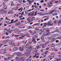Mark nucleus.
<instances>
[{
  "instance_id": "1",
  "label": "nucleus",
  "mask_w": 61,
  "mask_h": 61,
  "mask_svg": "<svg viewBox=\"0 0 61 61\" xmlns=\"http://www.w3.org/2000/svg\"><path fill=\"white\" fill-rule=\"evenodd\" d=\"M32 47L31 46H30L29 48H28L26 50V52H27V57L29 56L30 55V53L31 52V49Z\"/></svg>"
},
{
  "instance_id": "2",
  "label": "nucleus",
  "mask_w": 61,
  "mask_h": 61,
  "mask_svg": "<svg viewBox=\"0 0 61 61\" xmlns=\"http://www.w3.org/2000/svg\"><path fill=\"white\" fill-rule=\"evenodd\" d=\"M12 56L11 55L10 56V57H8V58H7L6 59V58H5V60H6V61H8V59H12Z\"/></svg>"
},
{
  "instance_id": "3",
  "label": "nucleus",
  "mask_w": 61,
  "mask_h": 61,
  "mask_svg": "<svg viewBox=\"0 0 61 61\" xmlns=\"http://www.w3.org/2000/svg\"><path fill=\"white\" fill-rule=\"evenodd\" d=\"M42 12H41V14L39 15V16H44V15H47L48 14L47 13H45V14H42Z\"/></svg>"
},
{
  "instance_id": "4",
  "label": "nucleus",
  "mask_w": 61,
  "mask_h": 61,
  "mask_svg": "<svg viewBox=\"0 0 61 61\" xmlns=\"http://www.w3.org/2000/svg\"><path fill=\"white\" fill-rule=\"evenodd\" d=\"M46 45L44 44H40V46H42V47L43 48H44L45 47H46Z\"/></svg>"
},
{
  "instance_id": "5",
  "label": "nucleus",
  "mask_w": 61,
  "mask_h": 61,
  "mask_svg": "<svg viewBox=\"0 0 61 61\" xmlns=\"http://www.w3.org/2000/svg\"><path fill=\"white\" fill-rule=\"evenodd\" d=\"M28 35H28V34H26V35H24V36H21V37H19V38L20 39H23V38L24 37H25V36H28Z\"/></svg>"
},
{
  "instance_id": "6",
  "label": "nucleus",
  "mask_w": 61,
  "mask_h": 61,
  "mask_svg": "<svg viewBox=\"0 0 61 61\" xmlns=\"http://www.w3.org/2000/svg\"><path fill=\"white\" fill-rule=\"evenodd\" d=\"M55 10H53L52 11L49 12V13L50 14H52L54 13V12L55 11Z\"/></svg>"
},
{
  "instance_id": "7",
  "label": "nucleus",
  "mask_w": 61,
  "mask_h": 61,
  "mask_svg": "<svg viewBox=\"0 0 61 61\" xmlns=\"http://www.w3.org/2000/svg\"><path fill=\"white\" fill-rule=\"evenodd\" d=\"M34 13H35V11H33L31 12H30L31 16V17H33L34 15Z\"/></svg>"
},
{
  "instance_id": "8",
  "label": "nucleus",
  "mask_w": 61,
  "mask_h": 61,
  "mask_svg": "<svg viewBox=\"0 0 61 61\" xmlns=\"http://www.w3.org/2000/svg\"><path fill=\"white\" fill-rule=\"evenodd\" d=\"M32 42H34V44H36L37 43V41H36V40H35V39H34L33 40H32Z\"/></svg>"
},
{
  "instance_id": "9",
  "label": "nucleus",
  "mask_w": 61,
  "mask_h": 61,
  "mask_svg": "<svg viewBox=\"0 0 61 61\" xmlns=\"http://www.w3.org/2000/svg\"><path fill=\"white\" fill-rule=\"evenodd\" d=\"M35 31H37V33H39V29L37 28H36L35 29Z\"/></svg>"
},
{
  "instance_id": "10",
  "label": "nucleus",
  "mask_w": 61,
  "mask_h": 61,
  "mask_svg": "<svg viewBox=\"0 0 61 61\" xmlns=\"http://www.w3.org/2000/svg\"><path fill=\"white\" fill-rule=\"evenodd\" d=\"M21 22H19L18 23H17L15 24V25L16 26H19L20 25V24Z\"/></svg>"
},
{
  "instance_id": "11",
  "label": "nucleus",
  "mask_w": 61,
  "mask_h": 61,
  "mask_svg": "<svg viewBox=\"0 0 61 61\" xmlns=\"http://www.w3.org/2000/svg\"><path fill=\"white\" fill-rule=\"evenodd\" d=\"M19 36H20L19 35H15L14 36L15 37H16L15 38V40L17 39L18 37H19Z\"/></svg>"
},
{
  "instance_id": "12",
  "label": "nucleus",
  "mask_w": 61,
  "mask_h": 61,
  "mask_svg": "<svg viewBox=\"0 0 61 61\" xmlns=\"http://www.w3.org/2000/svg\"><path fill=\"white\" fill-rule=\"evenodd\" d=\"M18 48L16 47H14L13 48V50L14 51H16V50H18Z\"/></svg>"
},
{
  "instance_id": "13",
  "label": "nucleus",
  "mask_w": 61,
  "mask_h": 61,
  "mask_svg": "<svg viewBox=\"0 0 61 61\" xmlns=\"http://www.w3.org/2000/svg\"><path fill=\"white\" fill-rule=\"evenodd\" d=\"M41 47V46H37V47L36 48V49H38L40 48Z\"/></svg>"
},
{
  "instance_id": "14",
  "label": "nucleus",
  "mask_w": 61,
  "mask_h": 61,
  "mask_svg": "<svg viewBox=\"0 0 61 61\" xmlns=\"http://www.w3.org/2000/svg\"><path fill=\"white\" fill-rule=\"evenodd\" d=\"M19 49L21 51H23V48L21 47H19Z\"/></svg>"
},
{
  "instance_id": "15",
  "label": "nucleus",
  "mask_w": 61,
  "mask_h": 61,
  "mask_svg": "<svg viewBox=\"0 0 61 61\" xmlns=\"http://www.w3.org/2000/svg\"><path fill=\"white\" fill-rule=\"evenodd\" d=\"M14 30L15 32H17L19 30V29L17 28L15 29Z\"/></svg>"
},
{
  "instance_id": "16",
  "label": "nucleus",
  "mask_w": 61,
  "mask_h": 61,
  "mask_svg": "<svg viewBox=\"0 0 61 61\" xmlns=\"http://www.w3.org/2000/svg\"><path fill=\"white\" fill-rule=\"evenodd\" d=\"M24 59V58L23 57H22L19 59V60L20 61H22V60H23Z\"/></svg>"
},
{
  "instance_id": "17",
  "label": "nucleus",
  "mask_w": 61,
  "mask_h": 61,
  "mask_svg": "<svg viewBox=\"0 0 61 61\" xmlns=\"http://www.w3.org/2000/svg\"><path fill=\"white\" fill-rule=\"evenodd\" d=\"M21 55V53L19 52H18L17 55L18 56H20Z\"/></svg>"
},
{
  "instance_id": "18",
  "label": "nucleus",
  "mask_w": 61,
  "mask_h": 61,
  "mask_svg": "<svg viewBox=\"0 0 61 61\" xmlns=\"http://www.w3.org/2000/svg\"><path fill=\"white\" fill-rule=\"evenodd\" d=\"M9 44L10 45H12H12L13 46L14 45V43H12V42H10Z\"/></svg>"
},
{
  "instance_id": "19",
  "label": "nucleus",
  "mask_w": 61,
  "mask_h": 61,
  "mask_svg": "<svg viewBox=\"0 0 61 61\" xmlns=\"http://www.w3.org/2000/svg\"><path fill=\"white\" fill-rule=\"evenodd\" d=\"M51 49L52 50H54L55 49V47L54 46H52L51 47Z\"/></svg>"
},
{
  "instance_id": "20",
  "label": "nucleus",
  "mask_w": 61,
  "mask_h": 61,
  "mask_svg": "<svg viewBox=\"0 0 61 61\" xmlns=\"http://www.w3.org/2000/svg\"><path fill=\"white\" fill-rule=\"evenodd\" d=\"M50 42L49 41H47L45 43V45H46L47 44H48V43H49Z\"/></svg>"
},
{
  "instance_id": "21",
  "label": "nucleus",
  "mask_w": 61,
  "mask_h": 61,
  "mask_svg": "<svg viewBox=\"0 0 61 61\" xmlns=\"http://www.w3.org/2000/svg\"><path fill=\"white\" fill-rule=\"evenodd\" d=\"M45 36H43L42 37H41V40H43L44 39V37Z\"/></svg>"
},
{
  "instance_id": "22",
  "label": "nucleus",
  "mask_w": 61,
  "mask_h": 61,
  "mask_svg": "<svg viewBox=\"0 0 61 61\" xmlns=\"http://www.w3.org/2000/svg\"><path fill=\"white\" fill-rule=\"evenodd\" d=\"M0 11H1V13L3 14L5 13L4 12H3V11H4V10H0Z\"/></svg>"
},
{
  "instance_id": "23",
  "label": "nucleus",
  "mask_w": 61,
  "mask_h": 61,
  "mask_svg": "<svg viewBox=\"0 0 61 61\" xmlns=\"http://www.w3.org/2000/svg\"><path fill=\"white\" fill-rule=\"evenodd\" d=\"M54 41H55V40L54 39H52V40L50 42L51 43H52V42H53Z\"/></svg>"
},
{
  "instance_id": "24",
  "label": "nucleus",
  "mask_w": 61,
  "mask_h": 61,
  "mask_svg": "<svg viewBox=\"0 0 61 61\" xmlns=\"http://www.w3.org/2000/svg\"><path fill=\"white\" fill-rule=\"evenodd\" d=\"M49 51H46V52H45L44 53V54H46V55L47 53Z\"/></svg>"
},
{
  "instance_id": "25",
  "label": "nucleus",
  "mask_w": 61,
  "mask_h": 61,
  "mask_svg": "<svg viewBox=\"0 0 61 61\" xmlns=\"http://www.w3.org/2000/svg\"><path fill=\"white\" fill-rule=\"evenodd\" d=\"M50 35V32H48L46 34V36H49Z\"/></svg>"
},
{
  "instance_id": "26",
  "label": "nucleus",
  "mask_w": 61,
  "mask_h": 61,
  "mask_svg": "<svg viewBox=\"0 0 61 61\" xmlns=\"http://www.w3.org/2000/svg\"><path fill=\"white\" fill-rule=\"evenodd\" d=\"M27 55V53H26L23 54L22 55V56H26V55Z\"/></svg>"
},
{
  "instance_id": "27",
  "label": "nucleus",
  "mask_w": 61,
  "mask_h": 61,
  "mask_svg": "<svg viewBox=\"0 0 61 61\" xmlns=\"http://www.w3.org/2000/svg\"><path fill=\"white\" fill-rule=\"evenodd\" d=\"M51 23V22H50V21H49V22H48L47 24V25L48 26H49V25L50 24V23Z\"/></svg>"
},
{
  "instance_id": "28",
  "label": "nucleus",
  "mask_w": 61,
  "mask_h": 61,
  "mask_svg": "<svg viewBox=\"0 0 61 61\" xmlns=\"http://www.w3.org/2000/svg\"><path fill=\"white\" fill-rule=\"evenodd\" d=\"M32 27H31V26H29L28 27V29H31L32 28Z\"/></svg>"
},
{
  "instance_id": "29",
  "label": "nucleus",
  "mask_w": 61,
  "mask_h": 61,
  "mask_svg": "<svg viewBox=\"0 0 61 61\" xmlns=\"http://www.w3.org/2000/svg\"><path fill=\"white\" fill-rule=\"evenodd\" d=\"M37 51H34L33 54H36Z\"/></svg>"
},
{
  "instance_id": "30",
  "label": "nucleus",
  "mask_w": 61,
  "mask_h": 61,
  "mask_svg": "<svg viewBox=\"0 0 61 61\" xmlns=\"http://www.w3.org/2000/svg\"><path fill=\"white\" fill-rule=\"evenodd\" d=\"M44 27H45L46 26V25H47V24L46 23H45L44 24Z\"/></svg>"
},
{
  "instance_id": "31",
  "label": "nucleus",
  "mask_w": 61,
  "mask_h": 61,
  "mask_svg": "<svg viewBox=\"0 0 61 61\" xmlns=\"http://www.w3.org/2000/svg\"><path fill=\"white\" fill-rule=\"evenodd\" d=\"M40 31L42 32H43L44 31V29H41L40 30Z\"/></svg>"
},
{
  "instance_id": "32",
  "label": "nucleus",
  "mask_w": 61,
  "mask_h": 61,
  "mask_svg": "<svg viewBox=\"0 0 61 61\" xmlns=\"http://www.w3.org/2000/svg\"><path fill=\"white\" fill-rule=\"evenodd\" d=\"M27 46H26V45H25V46H22V47L23 48H27Z\"/></svg>"
},
{
  "instance_id": "33",
  "label": "nucleus",
  "mask_w": 61,
  "mask_h": 61,
  "mask_svg": "<svg viewBox=\"0 0 61 61\" xmlns=\"http://www.w3.org/2000/svg\"><path fill=\"white\" fill-rule=\"evenodd\" d=\"M37 11H36L35 12V14H34V16H36V15H37Z\"/></svg>"
},
{
  "instance_id": "34",
  "label": "nucleus",
  "mask_w": 61,
  "mask_h": 61,
  "mask_svg": "<svg viewBox=\"0 0 61 61\" xmlns=\"http://www.w3.org/2000/svg\"><path fill=\"white\" fill-rule=\"evenodd\" d=\"M40 24L38 23V24H34L36 26H38L39 25H40Z\"/></svg>"
},
{
  "instance_id": "35",
  "label": "nucleus",
  "mask_w": 61,
  "mask_h": 61,
  "mask_svg": "<svg viewBox=\"0 0 61 61\" xmlns=\"http://www.w3.org/2000/svg\"><path fill=\"white\" fill-rule=\"evenodd\" d=\"M51 55H55V53H51Z\"/></svg>"
},
{
  "instance_id": "36",
  "label": "nucleus",
  "mask_w": 61,
  "mask_h": 61,
  "mask_svg": "<svg viewBox=\"0 0 61 61\" xmlns=\"http://www.w3.org/2000/svg\"><path fill=\"white\" fill-rule=\"evenodd\" d=\"M57 39H61V36H59L57 37Z\"/></svg>"
},
{
  "instance_id": "37",
  "label": "nucleus",
  "mask_w": 61,
  "mask_h": 61,
  "mask_svg": "<svg viewBox=\"0 0 61 61\" xmlns=\"http://www.w3.org/2000/svg\"><path fill=\"white\" fill-rule=\"evenodd\" d=\"M58 24H61V20H59V21H58Z\"/></svg>"
},
{
  "instance_id": "38",
  "label": "nucleus",
  "mask_w": 61,
  "mask_h": 61,
  "mask_svg": "<svg viewBox=\"0 0 61 61\" xmlns=\"http://www.w3.org/2000/svg\"><path fill=\"white\" fill-rule=\"evenodd\" d=\"M22 9H23V7H21V8H20L19 9H18V11H20V10H21Z\"/></svg>"
},
{
  "instance_id": "39",
  "label": "nucleus",
  "mask_w": 61,
  "mask_h": 61,
  "mask_svg": "<svg viewBox=\"0 0 61 61\" xmlns=\"http://www.w3.org/2000/svg\"><path fill=\"white\" fill-rule=\"evenodd\" d=\"M18 19H16L13 22V23H15V22H17V21H18Z\"/></svg>"
},
{
  "instance_id": "40",
  "label": "nucleus",
  "mask_w": 61,
  "mask_h": 61,
  "mask_svg": "<svg viewBox=\"0 0 61 61\" xmlns=\"http://www.w3.org/2000/svg\"><path fill=\"white\" fill-rule=\"evenodd\" d=\"M61 59H57L56 60V61H61Z\"/></svg>"
},
{
  "instance_id": "41",
  "label": "nucleus",
  "mask_w": 61,
  "mask_h": 61,
  "mask_svg": "<svg viewBox=\"0 0 61 61\" xmlns=\"http://www.w3.org/2000/svg\"><path fill=\"white\" fill-rule=\"evenodd\" d=\"M4 8L5 9H6L7 8V6H5L4 7Z\"/></svg>"
},
{
  "instance_id": "42",
  "label": "nucleus",
  "mask_w": 61,
  "mask_h": 61,
  "mask_svg": "<svg viewBox=\"0 0 61 61\" xmlns=\"http://www.w3.org/2000/svg\"><path fill=\"white\" fill-rule=\"evenodd\" d=\"M18 9V7H17L15 8V10H17Z\"/></svg>"
},
{
  "instance_id": "43",
  "label": "nucleus",
  "mask_w": 61,
  "mask_h": 61,
  "mask_svg": "<svg viewBox=\"0 0 61 61\" xmlns=\"http://www.w3.org/2000/svg\"><path fill=\"white\" fill-rule=\"evenodd\" d=\"M35 19V17H33L31 18V19L33 20H34Z\"/></svg>"
},
{
  "instance_id": "44",
  "label": "nucleus",
  "mask_w": 61,
  "mask_h": 61,
  "mask_svg": "<svg viewBox=\"0 0 61 61\" xmlns=\"http://www.w3.org/2000/svg\"><path fill=\"white\" fill-rule=\"evenodd\" d=\"M52 39V38L51 37L48 39V40H51V39Z\"/></svg>"
},
{
  "instance_id": "45",
  "label": "nucleus",
  "mask_w": 61,
  "mask_h": 61,
  "mask_svg": "<svg viewBox=\"0 0 61 61\" xmlns=\"http://www.w3.org/2000/svg\"><path fill=\"white\" fill-rule=\"evenodd\" d=\"M36 49V48H34L33 49V51H35Z\"/></svg>"
},
{
  "instance_id": "46",
  "label": "nucleus",
  "mask_w": 61,
  "mask_h": 61,
  "mask_svg": "<svg viewBox=\"0 0 61 61\" xmlns=\"http://www.w3.org/2000/svg\"><path fill=\"white\" fill-rule=\"evenodd\" d=\"M36 55H35L34 56H33V58H36Z\"/></svg>"
},
{
  "instance_id": "47",
  "label": "nucleus",
  "mask_w": 61,
  "mask_h": 61,
  "mask_svg": "<svg viewBox=\"0 0 61 61\" xmlns=\"http://www.w3.org/2000/svg\"><path fill=\"white\" fill-rule=\"evenodd\" d=\"M44 0H42L40 2L41 3H43L44 2Z\"/></svg>"
},
{
  "instance_id": "48",
  "label": "nucleus",
  "mask_w": 61,
  "mask_h": 61,
  "mask_svg": "<svg viewBox=\"0 0 61 61\" xmlns=\"http://www.w3.org/2000/svg\"><path fill=\"white\" fill-rule=\"evenodd\" d=\"M29 44L28 43L26 44V45H25V46H28Z\"/></svg>"
},
{
  "instance_id": "49",
  "label": "nucleus",
  "mask_w": 61,
  "mask_h": 61,
  "mask_svg": "<svg viewBox=\"0 0 61 61\" xmlns=\"http://www.w3.org/2000/svg\"><path fill=\"white\" fill-rule=\"evenodd\" d=\"M29 32L30 33H31L32 32L31 30H29Z\"/></svg>"
},
{
  "instance_id": "50",
  "label": "nucleus",
  "mask_w": 61,
  "mask_h": 61,
  "mask_svg": "<svg viewBox=\"0 0 61 61\" xmlns=\"http://www.w3.org/2000/svg\"><path fill=\"white\" fill-rule=\"evenodd\" d=\"M28 15H29V16H30V15H31L30 12V13H29V14H28Z\"/></svg>"
},
{
  "instance_id": "51",
  "label": "nucleus",
  "mask_w": 61,
  "mask_h": 61,
  "mask_svg": "<svg viewBox=\"0 0 61 61\" xmlns=\"http://www.w3.org/2000/svg\"><path fill=\"white\" fill-rule=\"evenodd\" d=\"M58 50L57 49H56L54 50V51H55L56 52H57Z\"/></svg>"
},
{
  "instance_id": "52",
  "label": "nucleus",
  "mask_w": 61,
  "mask_h": 61,
  "mask_svg": "<svg viewBox=\"0 0 61 61\" xmlns=\"http://www.w3.org/2000/svg\"><path fill=\"white\" fill-rule=\"evenodd\" d=\"M9 19V18H8L7 17H6L5 18V20H7Z\"/></svg>"
},
{
  "instance_id": "53",
  "label": "nucleus",
  "mask_w": 61,
  "mask_h": 61,
  "mask_svg": "<svg viewBox=\"0 0 61 61\" xmlns=\"http://www.w3.org/2000/svg\"><path fill=\"white\" fill-rule=\"evenodd\" d=\"M40 40V39L39 38H37V41H38Z\"/></svg>"
},
{
  "instance_id": "54",
  "label": "nucleus",
  "mask_w": 61,
  "mask_h": 61,
  "mask_svg": "<svg viewBox=\"0 0 61 61\" xmlns=\"http://www.w3.org/2000/svg\"><path fill=\"white\" fill-rule=\"evenodd\" d=\"M11 5L12 6H13L14 5V4L13 3H11Z\"/></svg>"
},
{
  "instance_id": "55",
  "label": "nucleus",
  "mask_w": 61,
  "mask_h": 61,
  "mask_svg": "<svg viewBox=\"0 0 61 61\" xmlns=\"http://www.w3.org/2000/svg\"><path fill=\"white\" fill-rule=\"evenodd\" d=\"M52 5H49V7H52Z\"/></svg>"
},
{
  "instance_id": "56",
  "label": "nucleus",
  "mask_w": 61,
  "mask_h": 61,
  "mask_svg": "<svg viewBox=\"0 0 61 61\" xmlns=\"http://www.w3.org/2000/svg\"><path fill=\"white\" fill-rule=\"evenodd\" d=\"M3 12H4V13H7V12L6 11H5V10H4V11H3Z\"/></svg>"
},
{
  "instance_id": "57",
  "label": "nucleus",
  "mask_w": 61,
  "mask_h": 61,
  "mask_svg": "<svg viewBox=\"0 0 61 61\" xmlns=\"http://www.w3.org/2000/svg\"><path fill=\"white\" fill-rule=\"evenodd\" d=\"M56 43H58L59 42V41L58 40H57L56 41Z\"/></svg>"
},
{
  "instance_id": "58",
  "label": "nucleus",
  "mask_w": 61,
  "mask_h": 61,
  "mask_svg": "<svg viewBox=\"0 0 61 61\" xmlns=\"http://www.w3.org/2000/svg\"><path fill=\"white\" fill-rule=\"evenodd\" d=\"M9 33H7V32H6V35H9Z\"/></svg>"
},
{
  "instance_id": "59",
  "label": "nucleus",
  "mask_w": 61,
  "mask_h": 61,
  "mask_svg": "<svg viewBox=\"0 0 61 61\" xmlns=\"http://www.w3.org/2000/svg\"><path fill=\"white\" fill-rule=\"evenodd\" d=\"M36 58H39V56H36Z\"/></svg>"
},
{
  "instance_id": "60",
  "label": "nucleus",
  "mask_w": 61,
  "mask_h": 61,
  "mask_svg": "<svg viewBox=\"0 0 61 61\" xmlns=\"http://www.w3.org/2000/svg\"><path fill=\"white\" fill-rule=\"evenodd\" d=\"M47 30H46V31L47 32H49V30H48V29H47Z\"/></svg>"
},
{
  "instance_id": "61",
  "label": "nucleus",
  "mask_w": 61,
  "mask_h": 61,
  "mask_svg": "<svg viewBox=\"0 0 61 61\" xmlns=\"http://www.w3.org/2000/svg\"><path fill=\"white\" fill-rule=\"evenodd\" d=\"M58 54H61V51L58 52Z\"/></svg>"
},
{
  "instance_id": "62",
  "label": "nucleus",
  "mask_w": 61,
  "mask_h": 61,
  "mask_svg": "<svg viewBox=\"0 0 61 61\" xmlns=\"http://www.w3.org/2000/svg\"><path fill=\"white\" fill-rule=\"evenodd\" d=\"M53 25V24L52 23L50 24V25H49V26H51Z\"/></svg>"
},
{
  "instance_id": "63",
  "label": "nucleus",
  "mask_w": 61,
  "mask_h": 61,
  "mask_svg": "<svg viewBox=\"0 0 61 61\" xmlns=\"http://www.w3.org/2000/svg\"><path fill=\"white\" fill-rule=\"evenodd\" d=\"M25 14H26V15L28 13H27V12H26V11H25Z\"/></svg>"
},
{
  "instance_id": "64",
  "label": "nucleus",
  "mask_w": 61,
  "mask_h": 61,
  "mask_svg": "<svg viewBox=\"0 0 61 61\" xmlns=\"http://www.w3.org/2000/svg\"><path fill=\"white\" fill-rule=\"evenodd\" d=\"M41 12H39L38 13V15H41Z\"/></svg>"
}]
</instances>
